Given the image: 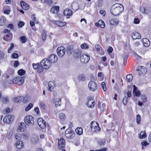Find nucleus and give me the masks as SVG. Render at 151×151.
Returning a JSON list of instances; mask_svg holds the SVG:
<instances>
[{
    "mask_svg": "<svg viewBox=\"0 0 151 151\" xmlns=\"http://www.w3.org/2000/svg\"><path fill=\"white\" fill-rule=\"evenodd\" d=\"M124 9L122 5L117 3L114 4L111 7V12L113 15L117 16L122 12Z\"/></svg>",
    "mask_w": 151,
    "mask_h": 151,
    "instance_id": "1",
    "label": "nucleus"
},
{
    "mask_svg": "<svg viewBox=\"0 0 151 151\" xmlns=\"http://www.w3.org/2000/svg\"><path fill=\"white\" fill-rule=\"evenodd\" d=\"M40 64L41 66L43 67V68L45 69H48L51 67L52 64L47 58L41 61Z\"/></svg>",
    "mask_w": 151,
    "mask_h": 151,
    "instance_id": "2",
    "label": "nucleus"
},
{
    "mask_svg": "<svg viewBox=\"0 0 151 151\" xmlns=\"http://www.w3.org/2000/svg\"><path fill=\"white\" fill-rule=\"evenodd\" d=\"M24 122L28 125H33L34 124V118L31 115H27L24 118Z\"/></svg>",
    "mask_w": 151,
    "mask_h": 151,
    "instance_id": "3",
    "label": "nucleus"
},
{
    "mask_svg": "<svg viewBox=\"0 0 151 151\" xmlns=\"http://www.w3.org/2000/svg\"><path fill=\"white\" fill-rule=\"evenodd\" d=\"M4 32L7 33V34L4 37V40L6 41H9L12 39V34L9 32V30L7 29H4Z\"/></svg>",
    "mask_w": 151,
    "mask_h": 151,
    "instance_id": "4",
    "label": "nucleus"
},
{
    "mask_svg": "<svg viewBox=\"0 0 151 151\" xmlns=\"http://www.w3.org/2000/svg\"><path fill=\"white\" fill-rule=\"evenodd\" d=\"M65 134L66 137L69 139H72L75 136L74 132L69 129H67L65 131Z\"/></svg>",
    "mask_w": 151,
    "mask_h": 151,
    "instance_id": "5",
    "label": "nucleus"
},
{
    "mask_svg": "<svg viewBox=\"0 0 151 151\" xmlns=\"http://www.w3.org/2000/svg\"><path fill=\"white\" fill-rule=\"evenodd\" d=\"M58 55L60 57L63 56L65 54V50L63 46L59 47L57 49Z\"/></svg>",
    "mask_w": 151,
    "mask_h": 151,
    "instance_id": "6",
    "label": "nucleus"
},
{
    "mask_svg": "<svg viewBox=\"0 0 151 151\" xmlns=\"http://www.w3.org/2000/svg\"><path fill=\"white\" fill-rule=\"evenodd\" d=\"M91 128L92 131L96 132L99 131L100 128L98 124L94 122L93 121L91 123Z\"/></svg>",
    "mask_w": 151,
    "mask_h": 151,
    "instance_id": "7",
    "label": "nucleus"
},
{
    "mask_svg": "<svg viewBox=\"0 0 151 151\" xmlns=\"http://www.w3.org/2000/svg\"><path fill=\"white\" fill-rule=\"evenodd\" d=\"M88 87L89 89L92 91H95L97 89V84L93 81H91L89 82Z\"/></svg>",
    "mask_w": 151,
    "mask_h": 151,
    "instance_id": "8",
    "label": "nucleus"
},
{
    "mask_svg": "<svg viewBox=\"0 0 151 151\" xmlns=\"http://www.w3.org/2000/svg\"><path fill=\"white\" fill-rule=\"evenodd\" d=\"M88 101L86 104L90 108H93L95 105L94 100L93 97L89 96L88 98Z\"/></svg>",
    "mask_w": 151,
    "mask_h": 151,
    "instance_id": "9",
    "label": "nucleus"
},
{
    "mask_svg": "<svg viewBox=\"0 0 151 151\" xmlns=\"http://www.w3.org/2000/svg\"><path fill=\"white\" fill-rule=\"evenodd\" d=\"M47 59L51 64L52 63H55L58 60L57 56L55 54L50 55L48 57Z\"/></svg>",
    "mask_w": 151,
    "mask_h": 151,
    "instance_id": "10",
    "label": "nucleus"
},
{
    "mask_svg": "<svg viewBox=\"0 0 151 151\" xmlns=\"http://www.w3.org/2000/svg\"><path fill=\"white\" fill-rule=\"evenodd\" d=\"M80 59L81 62L86 63L89 61L90 58L87 55H82L80 56Z\"/></svg>",
    "mask_w": 151,
    "mask_h": 151,
    "instance_id": "11",
    "label": "nucleus"
},
{
    "mask_svg": "<svg viewBox=\"0 0 151 151\" xmlns=\"http://www.w3.org/2000/svg\"><path fill=\"white\" fill-rule=\"evenodd\" d=\"M24 80L22 78L18 77L14 78L12 81V82L14 84H18L19 85H22L23 82Z\"/></svg>",
    "mask_w": 151,
    "mask_h": 151,
    "instance_id": "12",
    "label": "nucleus"
},
{
    "mask_svg": "<svg viewBox=\"0 0 151 151\" xmlns=\"http://www.w3.org/2000/svg\"><path fill=\"white\" fill-rule=\"evenodd\" d=\"M137 71L139 75L145 74L147 72L146 68L142 66H138Z\"/></svg>",
    "mask_w": 151,
    "mask_h": 151,
    "instance_id": "13",
    "label": "nucleus"
},
{
    "mask_svg": "<svg viewBox=\"0 0 151 151\" xmlns=\"http://www.w3.org/2000/svg\"><path fill=\"white\" fill-rule=\"evenodd\" d=\"M37 123L41 129H43L46 127V122L42 118H39L37 119Z\"/></svg>",
    "mask_w": 151,
    "mask_h": 151,
    "instance_id": "14",
    "label": "nucleus"
},
{
    "mask_svg": "<svg viewBox=\"0 0 151 151\" xmlns=\"http://www.w3.org/2000/svg\"><path fill=\"white\" fill-rule=\"evenodd\" d=\"M18 125L17 129L18 132H23L26 129V125L24 122L19 123Z\"/></svg>",
    "mask_w": 151,
    "mask_h": 151,
    "instance_id": "15",
    "label": "nucleus"
},
{
    "mask_svg": "<svg viewBox=\"0 0 151 151\" xmlns=\"http://www.w3.org/2000/svg\"><path fill=\"white\" fill-rule=\"evenodd\" d=\"M14 119V117L10 115H8L5 116L3 119L4 122L8 124L11 123Z\"/></svg>",
    "mask_w": 151,
    "mask_h": 151,
    "instance_id": "16",
    "label": "nucleus"
},
{
    "mask_svg": "<svg viewBox=\"0 0 151 151\" xmlns=\"http://www.w3.org/2000/svg\"><path fill=\"white\" fill-rule=\"evenodd\" d=\"M58 147L60 149L63 148L65 145V141L63 138H61L58 142Z\"/></svg>",
    "mask_w": 151,
    "mask_h": 151,
    "instance_id": "17",
    "label": "nucleus"
},
{
    "mask_svg": "<svg viewBox=\"0 0 151 151\" xmlns=\"http://www.w3.org/2000/svg\"><path fill=\"white\" fill-rule=\"evenodd\" d=\"M131 36L132 39L136 40L140 39L141 38V35L138 32H134L131 34Z\"/></svg>",
    "mask_w": 151,
    "mask_h": 151,
    "instance_id": "18",
    "label": "nucleus"
},
{
    "mask_svg": "<svg viewBox=\"0 0 151 151\" xmlns=\"http://www.w3.org/2000/svg\"><path fill=\"white\" fill-rule=\"evenodd\" d=\"M59 6H54L51 8L50 12L52 13L57 14L59 11Z\"/></svg>",
    "mask_w": 151,
    "mask_h": 151,
    "instance_id": "19",
    "label": "nucleus"
},
{
    "mask_svg": "<svg viewBox=\"0 0 151 151\" xmlns=\"http://www.w3.org/2000/svg\"><path fill=\"white\" fill-rule=\"evenodd\" d=\"M20 5L23 9L27 10L29 8V6L26 2L23 1L20 2Z\"/></svg>",
    "mask_w": 151,
    "mask_h": 151,
    "instance_id": "20",
    "label": "nucleus"
},
{
    "mask_svg": "<svg viewBox=\"0 0 151 151\" xmlns=\"http://www.w3.org/2000/svg\"><path fill=\"white\" fill-rule=\"evenodd\" d=\"M110 24L112 25H116L119 23V20L116 18L111 19L109 21Z\"/></svg>",
    "mask_w": 151,
    "mask_h": 151,
    "instance_id": "21",
    "label": "nucleus"
},
{
    "mask_svg": "<svg viewBox=\"0 0 151 151\" xmlns=\"http://www.w3.org/2000/svg\"><path fill=\"white\" fill-rule=\"evenodd\" d=\"M63 14L65 16H71L72 14V12L70 9H67L64 11Z\"/></svg>",
    "mask_w": 151,
    "mask_h": 151,
    "instance_id": "22",
    "label": "nucleus"
},
{
    "mask_svg": "<svg viewBox=\"0 0 151 151\" xmlns=\"http://www.w3.org/2000/svg\"><path fill=\"white\" fill-rule=\"evenodd\" d=\"M39 140L38 137L35 135L33 136L31 138V141L33 144L37 143Z\"/></svg>",
    "mask_w": 151,
    "mask_h": 151,
    "instance_id": "23",
    "label": "nucleus"
},
{
    "mask_svg": "<svg viewBox=\"0 0 151 151\" xmlns=\"http://www.w3.org/2000/svg\"><path fill=\"white\" fill-rule=\"evenodd\" d=\"M15 145L16 147L18 149H21L24 146V144L22 141L16 142Z\"/></svg>",
    "mask_w": 151,
    "mask_h": 151,
    "instance_id": "24",
    "label": "nucleus"
},
{
    "mask_svg": "<svg viewBox=\"0 0 151 151\" xmlns=\"http://www.w3.org/2000/svg\"><path fill=\"white\" fill-rule=\"evenodd\" d=\"M142 42L144 45L146 47H148L150 44V42L149 40L147 38H144L142 39Z\"/></svg>",
    "mask_w": 151,
    "mask_h": 151,
    "instance_id": "25",
    "label": "nucleus"
},
{
    "mask_svg": "<svg viewBox=\"0 0 151 151\" xmlns=\"http://www.w3.org/2000/svg\"><path fill=\"white\" fill-rule=\"evenodd\" d=\"M55 83L53 82L50 81L48 83V90L50 91H51L55 87Z\"/></svg>",
    "mask_w": 151,
    "mask_h": 151,
    "instance_id": "26",
    "label": "nucleus"
},
{
    "mask_svg": "<svg viewBox=\"0 0 151 151\" xmlns=\"http://www.w3.org/2000/svg\"><path fill=\"white\" fill-rule=\"evenodd\" d=\"M69 55H71L74 52V50L71 46H68L66 49Z\"/></svg>",
    "mask_w": 151,
    "mask_h": 151,
    "instance_id": "27",
    "label": "nucleus"
},
{
    "mask_svg": "<svg viewBox=\"0 0 151 151\" xmlns=\"http://www.w3.org/2000/svg\"><path fill=\"white\" fill-rule=\"evenodd\" d=\"M100 101L99 102L98 105V107L99 109H100V110H101V111L104 112V111H106V106L105 104L104 103H102L101 105V106H100Z\"/></svg>",
    "mask_w": 151,
    "mask_h": 151,
    "instance_id": "28",
    "label": "nucleus"
},
{
    "mask_svg": "<svg viewBox=\"0 0 151 151\" xmlns=\"http://www.w3.org/2000/svg\"><path fill=\"white\" fill-rule=\"evenodd\" d=\"M55 23L56 25L61 27H63L65 26L66 24L65 22H62L60 21H56Z\"/></svg>",
    "mask_w": 151,
    "mask_h": 151,
    "instance_id": "29",
    "label": "nucleus"
},
{
    "mask_svg": "<svg viewBox=\"0 0 151 151\" xmlns=\"http://www.w3.org/2000/svg\"><path fill=\"white\" fill-rule=\"evenodd\" d=\"M140 11L142 13L147 14L149 12L147 8H145L144 7H141L140 9Z\"/></svg>",
    "mask_w": 151,
    "mask_h": 151,
    "instance_id": "30",
    "label": "nucleus"
},
{
    "mask_svg": "<svg viewBox=\"0 0 151 151\" xmlns=\"http://www.w3.org/2000/svg\"><path fill=\"white\" fill-rule=\"evenodd\" d=\"M75 130L76 133L78 135H81L83 133V130L81 127H78Z\"/></svg>",
    "mask_w": 151,
    "mask_h": 151,
    "instance_id": "31",
    "label": "nucleus"
},
{
    "mask_svg": "<svg viewBox=\"0 0 151 151\" xmlns=\"http://www.w3.org/2000/svg\"><path fill=\"white\" fill-rule=\"evenodd\" d=\"M132 79L133 76L132 75L129 74L127 75L126 77V79L128 82H130L132 81Z\"/></svg>",
    "mask_w": 151,
    "mask_h": 151,
    "instance_id": "32",
    "label": "nucleus"
},
{
    "mask_svg": "<svg viewBox=\"0 0 151 151\" xmlns=\"http://www.w3.org/2000/svg\"><path fill=\"white\" fill-rule=\"evenodd\" d=\"M6 22L5 19L3 16L0 19V25L3 26L5 24Z\"/></svg>",
    "mask_w": 151,
    "mask_h": 151,
    "instance_id": "33",
    "label": "nucleus"
},
{
    "mask_svg": "<svg viewBox=\"0 0 151 151\" xmlns=\"http://www.w3.org/2000/svg\"><path fill=\"white\" fill-rule=\"evenodd\" d=\"M146 137V134L145 131L142 132L140 133L139 137L140 139H143Z\"/></svg>",
    "mask_w": 151,
    "mask_h": 151,
    "instance_id": "34",
    "label": "nucleus"
},
{
    "mask_svg": "<svg viewBox=\"0 0 151 151\" xmlns=\"http://www.w3.org/2000/svg\"><path fill=\"white\" fill-rule=\"evenodd\" d=\"M59 118L61 120H64L65 119V115L63 113H60L59 114Z\"/></svg>",
    "mask_w": 151,
    "mask_h": 151,
    "instance_id": "35",
    "label": "nucleus"
},
{
    "mask_svg": "<svg viewBox=\"0 0 151 151\" xmlns=\"http://www.w3.org/2000/svg\"><path fill=\"white\" fill-rule=\"evenodd\" d=\"M136 122L138 124H140L141 121V117L139 114H137L136 117Z\"/></svg>",
    "mask_w": 151,
    "mask_h": 151,
    "instance_id": "36",
    "label": "nucleus"
},
{
    "mask_svg": "<svg viewBox=\"0 0 151 151\" xmlns=\"http://www.w3.org/2000/svg\"><path fill=\"white\" fill-rule=\"evenodd\" d=\"M141 144L142 146V149H144V147H146L149 145V143L147 142L146 141H143L141 142Z\"/></svg>",
    "mask_w": 151,
    "mask_h": 151,
    "instance_id": "37",
    "label": "nucleus"
},
{
    "mask_svg": "<svg viewBox=\"0 0 151 151\" xmlns=\"http://www.w3.org/2000/svg\"><path fill=\"white\" fill-rule=\"evenodd\" d=\"M15 138L16 140V142L21 141V135L20 134H17L15 135Z\"/></svg>",
    "mask_w": 151,
    "mask_h": 151,
    "instance_id": "38",
    "label": "nucleus"
},
{
    "mask_svg": "<svg viewBox=\"0 0 151 151\" xmlns=\"http://www.w3.org/2000/svg\"><path fill=\"white\" fill-rule=\"evenodd\" d=\"M25 73V71L23 69H21L18 70V73L19 75H24Z\"/></svg>",
    "mask_w": 151,
    "mask_h": 151,
    "instance_id": "39",
    "label": "nucleus"
},
{
    "mask_svg": "<svg viewBox=\"0 0 151 151\" xmlns=\"http://www.w3.org/2000/svg\"><path fill=\"white\" fill-rule=\"evenodd\" d=\"M10 46L9 47L8 50V52L9 53H11L12 51V49L14 48V44L13 43L10 44Z\"/></svg>",
    "mask_w": 151,
    "mask_h": 151,
    "instance_id": "40",
    "label": "nucleus"
},
{
    "mask_svg": "<svg viewBox=\"0 0 151 151\" xmlns=\"http://www.w3.org/2000/svg\"><path fill=\"white\" fill-rule=\"evenodd\" d=\"M99 24L100 26L102 28H104L105 27L104 23L101 20H100L99 21Z\"/></svg>",
    "mask_w": 151,
    "mask_h": 151,
    "instance_id": "41",
    "label": "nucleus"
},
{
    "mask_svg": "<svg viewBox=\"0 0 151 151\" xmlns=\"http://www.w3.org/2000/svg\"><path fill=\"white\" fill-rule=\"evenodd\" d=\"M85 76L83 74L79 75L78 77V79L80 81H83L85 79Z\"/></svg>",
    "mask_w": 151,
    "mask_h": 151,
    "instance_id": "42",
    "label": "nucleus"
},
{
    "mask_svg": "<svg viewBox=\"0 0 151 151\" xmlns=\"http://www.w3.org/2000/svg\"><path fill=\"white\" fill-rule=\"evenodd\" d=\"M21 41L23 43H24L26 42L27 40V38L24 36H21L20 38Z\"/></svg>",
    "mask_w": 151,
    "mask_h": 151,
    "instance_id": "43",
    "label": "nucleus"
},
{
    "mask_svg": "<svg viewBox=\"0 0 151 151\" xmlns=\"http://www.w3.org/2000/svg\"><path fill=\"white\" fill-rule=\"evenodd\" d=\"M105 142L106 140L104 139H103L99 140L98 141V143L100 145H104Z\"/></svg>",
    "mask_w": 151,
    "mask_h": 151,
    "instance_id": "44",
    "label": "nucleus"
},
{
    "mask_svg": "<svg viewBox=\"0 0 151 151\" xmlns=\"http://www.w3.org/2000/svg\"><path fill=\"white\" fill-rule=\"evenodd\" d=\"M46 32L45 31H43L42 35V39L43 41H44L46 40Z\"/></svg>",
    "mask_w": 151,
    "mask_h": 151,
    "instance_id": "45",
    "label": "nucleus"
},
{
    "mask_svg": "<svg viewBox=\"0 0 151 151\" xmlns=\"http://www.w3.org/2000/svg\"><path fill=\"white\" fill-rule=\"evenodd\" d=\"M128 97L127 96H124L122 102L123 104L125 105L126 104L128 101Z\"/></svg>",
    "mask_w": 151,
    "mask_h": 151,
    "instance_id": "46",
    "label": "nucleus"
},
{
    "mask_svg": "<svg viewBox=\"0 0 151 151\" xmlns=\"http://www.w3.org/2000/svg\"><path fill=\"white\" fill-rule=\"evenodd\" d=\"M142 100L143 102H146L147 100V99L146 96L145 95H142L141 96Z\"/></svg>",
    "mask_w": 151,
    "mask_h": 151,
    "instance_id": "47",
    "label": "nucleus"
},
{
    "mask_svg": "<svg viewBox=\"0 0 151 151\" xmlns=\"http://www.w3.org/2000/svg\"><path fill=\"white\" fill-rule=\"evenodd\" d=\"M81 47L82 49H87L88 47V45L86 43H83L81 45Z\"/></svg>",
    "mask_w": 151,
    "mask_h": 151,
    "instance_id": "48",
    "label": "nucleus"
},
{
    "mask_svg": "<svg viewBox=\"0 0 151 151\" xmlns=\"http://www.w3.org/2000/svg\"><path fill=\"white\" fill-rule=\"evenodd\" d=\"M33 107V104H29L28 105L26 108L25 110L28 111Z\"/></svg>",
    "mask_w": 151,
    "mask_h": 151,
    "instance_id": "49",
    "label": "nucleus"
},
{
    "mask_svg": "<svg viewBox=\"0 0 151 151\" xmlns=\"http://www.w3.org/2000/svg\"><path fill=\"white\" fill-rule=\"evenodd\" d=\"M32 66L33 68L34 69H37L38 68H39L40 66V65L39 63L35 64L33 63L32 64Z\"/></svg>",
    "mask_w": 151,
    "mask_h": 151,
    "instance_id": "50",
    "label": "nucleus"
},
{
    "mask_svg": "<svg viewBox=\"0 0 151 151\" xmlns=\"http://www.w3.org/2000/svg\"><path fill=\"white\" fill-rule=\"evenodd\" d=\"M101 86L103 90L104 91H106V86L105 83L104 82H103L101 83Z\"/></svg>",
    "mask_w": 151,
    "mask_h": 151,
    "instance_id": "51",
    "label": "nucleus"
},
{
    "mask_svg": "<svg viewBox=\"0 0 151 151\" xmlns=\"http://www.w3.org/2000/svg\"><path fill=\"white\" fill-rule=\"evenodd\" d=\"M7 71L11 75H12L14 73V70L12 68H9Z\"/></svg>",
    "mask_w": 151,
    "mask_h": 151,
    "instance_id": "52",
    "label": "nucleus"
},
{
    "mask_svg": "<svg viewBox=\"0 0 151 151\" xmlns=\"http://www.w3.org/2000/svg\"><path fill=\"white\" fill-rule=\"evenodd\" d=\"M61 98H59L58 99V100L57 101L56 100L55 101V104L56 106L57 107L58 106H60V104H58V103H59L60 102H61Z\"/></svg>",
    "mask_w": 151,
    "mask_h": 151,
    "instance_id": "53",
    "label": "nucleus"
},
{
    "mask_svg": "<svg viewBox=\"0 0 151 151\" xmlns=\"http://www.w3.org/2000/svg\"><path fill=\"white\" fill-rule=\"evenodd\" d=\"M20 101H22L23 103H25L27 101V100L25 99V98L23 96H20Z\"/></svg>",
    "mask_w": 151,
    "mask_h": 151,
    "instance_id": "54",
    "label": "nucleus"
},
{
    "mask_svg": "<svg viewBox=\"0 0 151 151\" xmlns=\"http://www.w3.org/2000/svg\"><path fill=\"white\" fill-rule=\"evenodd\" d=\"M24 25V23L22 21L19 22L18 24V26L19 27L21 28Z\"/></svg>",
    "mask_w": 151,
    "mask_h": 151,
    "instance_id": "55",
    "label": "nucleus"
},
{
    "mask_svg": "<svg viewBox=\"0 0 151 151\" xmlns=\"http://www.w3.org/2000/svg\"><path fill=\"white\" fill-rule=\"evenodd\" d=\"M13 101L15 103L19 102L20 101V96L14 98L13 99Z\"/></svg>",
    "mask_w": 151,
    "mask_h": 151,
    "instance_id": "56",
    "label": "nucleus"
},
{
    "mask_svg": "<svg viewBox=\"0 0 151 151\" xmlns=\"http://www.w3.org/2000/svg\"><path fill=\"white\" fill-rule=\"evenodd\" d=\"M13 134V132L12 131H10L8 134L7 138L8 139H10L11 138Z\"/></svg>",
    "mask_w": 151,
    "mask_h": 151,
    "instance_id": "57",
    "label": "nucleus"
},
{
    "mask_svg": "<svg viewBox=\"0 0 151 151\" xmlns=\"http://www.w3.org/2000/svg\"><path fill=\"white\" fill-rule=\"evenodd\" d=\"M32 20L35 23H38V21L36 20V18L35 17V15H33L32 16Z\"/></svg>",
    "mask_w": 151,
    "mask_h": 151,
    "instance_id": "58",
    "label": "nucleus"
},
{
    "mask_svg": "<svg viewBox=\"0 0 151 151\" xmlns=\"http://www.w3.org/2000/svg\"><path fill=\"white\" fill-rule=\"evenodd\" d=\"M133 93L135 96L137 97L141 95L140 91L139 90L133 92Z\"/></svg>",
    "mask_w": 151,
    "mask_h": 151,
    "instance_id": "59",
    "label": "nucleus"
},
{
    "mask_svg": "<svg viewBox=\"0 0 151 151\" xmlns=\"http://www.w3.org/2000/svg\"><path fill=\"white\" fill-rule=\"evenodd\" d=\"M78 6V4L77 3H73V4H72V6H71L72 8L73 9L75 10L76 11L78 9V8H77V9H75V8H74V6Z\"/></svg>",
    "mask_w": 151,
    "mask_h": 151,
    "instance_id": "60",
    "label": "nucleus"
},
{
    "mask_svg": "<svg viewBox=\"0 0 151 151\" xmlns=\"http://www.w3.org/2000/svg\"><path fill=\"white\" fill-rule=\"evenodd\" d=\"M40 107L42 108V109L44 110L45 109V104L44 103H41L40 104Z\"/></svg>",
    "mask_w": 151,
    "mask_h": 151,
    "instance_id": "61",
    "label": "nucleus"
},
{
    "mask_svg": "<svg viewBox=\"0 0 151 151\" xmlns=\"http://www.w3.org/2000/svg\"><path fill=\"white\" fill-rule=\"evenodd\" d=\"M2 101L4 103H7L9 102V99L7 97H4L3 98Z\"/></svg>",
    "mask_w": 151,
    "mask_h": 151,
    "instance_id": "62",
    "label": "nucleus"
},
{
    "mask_svg": "<svg viewBox=\"0 0 151 151\" xmlns=\"http://www.w3.org/2000/svg\"><path fill=\"white\" fill-rule=\"evenodd\" d=\"M43 67L41 66H40L39 68L37 69V72L39 73H40L43 71Z\"/></svg>",
    "mask_w": 151,
    "mask_h": 151,
    "instance_id": "63",
    "label": "nucleus"
},
{
    "mask_svg": "<svg viewBox=\"0 0 151 151\" xmlns=\"http://www.w3.org/2000/svg\"><path fill=\"white\" fill-rule=\"evenodd\" d=\"M95 47L97 51H99L100 50L101 48L100 46L99 45H95Z\"/></svg>",
    "mask_w": 151,
    "mask_h": 151,
    "instance_id": "64",
    "label": "nucleus"
}]
</instances>
